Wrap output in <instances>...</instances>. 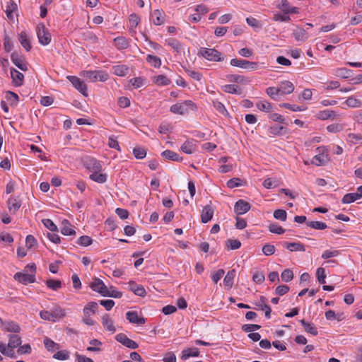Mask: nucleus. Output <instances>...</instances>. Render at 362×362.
I'll list each match as a JSON object with an SVG mask.
<instances>
[{"mask_svg":"<svg viewBox=\"0 0 362 362\" xmlns=\"http://www.w3.org/2000/svg\"><path fill=\"white\" fill-rule=\"evenodd\" d=\"M213 106L216 109V110L218 113L221 114L222 115H223V116H228L229 115V113L227 111L226 107L220 101L214 100L213 101Z\"/></svg>","mask_w":362,"mask_h":362,"instance_id":"09e8293b","label":"nucleus"},{"mask_svg":"<svg viewBox=\"0 0 362 362\" xmlns=\"http://www.w3.org/2000/svg\"><path fill=\"white\" fill-rule=\"evenodd\" d=\"M133 154L136 159H143L146 156V151L141 147H135L133 149Z\"/></svg>","mask_w":362,"mask_h":362,"instance_id":"69168bd1","label":"nucleus"},{"mask_svg":"<svg viewBox=\"0 0 362 362\" xmlns=\"http://www.w3.org/2000/svg\"><path fill=\"white\" fill-rule=\"evenodd\" d=\"M197 109V107L194 103L190 100H187L171 105L170 111L175 115H185L189 111H195Z\"/></svg>","mask_w":362,"mask_h":362,"instance_id":"f257e3e1","label":"nucleus"},{"mask_svg":"<svg viewBox=\"0 0 362 362\" xmlns=\"http://www.w3.org/2000/svg\"><path fill=\"white\" fill-rule=\"evenodd\" d=\"M316 151L317 154L312 158L310 163L315 166L325 165L329 160L328 148L324 146H319L316 148Z\"/></svg>","mask_w":362,"mask_h":362,"instance_id":"7ed1b4c3","label":"nucleus"},{"mask_svg":"<svg viewBox=\"0 0 362 362\" xmlns=\"http://www.w3.org/2000/svg\"><path fill=\"white\" fill-rule=\"evenodd\" d=\"M146 59L149 64L155 68H160L161 66L160 58L156 55L148 54Z\"/></svg>","mask_w":362,"mask_h":362,"instance_id":"79ce46f5","label":"nucleus"},{"mask_svg":"<svg viewBox=\"0 0 362 362\" xmlns=\"http://www.w3.org/2000/svg\"><path fill=\"white\" fill-rule=\"evenodd\" d=\"M11 59L13 64L21 71H26L28 70V63L23 56L13 52L11 56Z\"/></svg>","mask_w":362,"mask_h":362,"instance_id":"1a4fd4ad","label":"nucleus"},{"mask_svg":"<svg viewBox=\"0 0 362 362\" xmlns=\"http://www.w3.org/2000/svg\"><path fill=\"white\" fill-rule=\"evenodd\" d=\"M61 233L64 235H74L76 231L72 228L71 224L67 220H64L62 222Z\"/></svg>","mask_w":362,"mask_h":362,"instance_id":"c756f323","label":"nucleus"},{"mask_svg":"<svg viewBox=\"0 0 362 362\" xmlns=\"http://www.w3.org/2000/svg\"><path fill=\"white\" fill-rule=\"evenodd\" d=\"M307 225L308 226L316 230H324L327 228V226L325 223L317 221L307 222Z\"/></svg>","mask_w":362,"mask_h":362,"instance_id":"052dcab7","label":"nucleus"},{"mask_svg":"<svg viewBox=\"0 0 362 362\" xmlns=\"http://www.w3.org/2000/svg\"><path fill=\"white\" fill-rule=\"evenodd\" d=\"M90 287L93 291L99 293L103 296H105L107 288V286H105L104 282L101 279L96 277L93 279V281L90 284Z\"/></svg>","mask_w":362,"mask_h":362,"instance_id":"9b49d317","label":"nucleus"},{"mask_svg":"<svg viewBox=\"0 0 362 362\" xmlns=\"http://www.w3.org/2000/svg\"><path fill=\"white\" fill-rule=\"evenodd\" d=\"M230 64L233 66L239 67L251 71L259 69L258 62H250L243 59H232L230 62Z\"/></svg>","mask_w":362,"mask_h":362,"instance_id":"39448f33","label":"nucleus"},{"mask_svg":"<svg viewBox=\"0 0 362 362\" xmlns=\"http://www.w3.org/2000/svg\"><path fill=\"white\" fill-rule=\"evenodd\" d=\"M161 156L166 160H170L173 161H181L182 158L179 155L170 150H165L162 152Z\"/></svg>","mask_w":362,"mask_h":362,"instance_id":"e433bc0d","label":"nucleus"},{"mask_svg":"<svg viewBox=\"0 0 362 362\" xmlns=\"http://www.w3.org/2000/svg\"><path fill=\"white\" fill-rule=\"evenodd\" d=\"M92 243H93L92 238L88 235H82L77 240V243L78 245H80L81 246H84V247L91 245Z\"/></svg>","mask_w":362,"mask_h":362,"instance_id":"774afa93","label":"nucleus"},{"mask_svg":"<svg viewBox=\"0 0 362 362\" xmlns=\"http://www.w3.org/2000/svg\"><path fill=\"white\" fill-rule=\"evenodd\" d=\"M45 348L49 351H53L59 349V344L55 343L53 340L48 337H45L43 341Z\"/></svg>","mask_w":362,"mask_h":362,"instance_id":"37998d69","label":"nucleus"},{"mask_svg":"<svg viewBox=\"0 0 362 362\" xmlns=\"http://www.w3.org/2000/svg\"><path fill=\"white\" fill-rule=\"evenodd\" d=\"M47 287L53 291H57L62 288V281L56 279H47L46 281Z\"/></svg>","mask_w":362,"mask_h":362,"instance_id":"6e6d98bb","label":"nucleus"},{"mask_svg":"<svg viewBox=\"0 0 362 362\" xmlns=\"http://www.w3.org/2000/svg\"><path fill=\"white\" fill-rule=\"evenodd\" d=\"M268 228L269 232L272 233L281 235L285 232V229L277 223H271Z\"/></svg>","mask_w":362,"mask_h":362,"instance_id":"338daca9","label":"nucleus"},{"mask_svg":"<svg viewBox=\"0 0 362 362\" xmlns=\"http://www.w3.org/2000/svg\"><path fill=\"white\" fill-rule=\"evenodd\" d=\"M359 199L361 198L359 197L358 194L356 192L348 193L343 197L341 202L343 204H351Z\"/></svg>","mask_w":362,"mask_h":362,"instance_id":"8fccbe9b","label":"nucleus"},{"mask_svg":"<svg viewBox=\"0 0 362 362\" xmlns=\"http://www.w3.org/2000/svg\"><path fill=\"white\" fill-rule=\"evenodd\" d=\"M221 90L228 93H239V87L235 84H226L221 86Z\"/></svg>","mask_w":362,"mask_h":362,"instance_id":"13d9d810","label":"nucleus"},{"mask_svg":"<svg viewBox=\"0 0 362 362\" xmlns=\"http://www.w3.org/2000/svg\"><path fill=\"white\" fill-rule=\"evenodd\" d=\"M199 54L211 62H222L224 56L214 48L201 47Z\"/></svg>","mask_w":362,"mask_h":362,"instance_id":"20e7f679","label":"nucleus"},{"mask_svg":"<svg viewBox=\"0 0 362 362\" xmlns=\"http://www.w3.org/2000/svg\"><path fill=\"white\" fill-rule=\"evenodd\" d=\"M113 74L118 76H124L129 72V67L124 64H119L112 66Z\"/></svg>","mask_w":362,"mask_h":362,"instance_id":"72a5a7b5","label":"nucleus"},{"mask_svg":"<svg viewBox=\"0 0 362 362\" xmlns=\"http://www.w3.org/2000/svg\"><path fill=\"white\" fill-rule=\"evenodd\" d=\"M104 296L120 298L122 296V293L117 291L114 286H110V288L107 287Z\"/></svg>","mask_w":362,"mask_h":362,"instance_id":"864d4df0","label":"nucleus"},{"mask_svg":"<svg viewBox=\"0 0 362 362\" xmlns=\"http://www.w3.org/2000/svg\"><path fill=\"white\" fill-rule=\"evenodd\" d=\"M126 317L129 322L136 325H144L145 323V319L138 315L136 311H128L126 313Z\"/></svg>","mask_w":362,"mask_h":362,"instance_id":"a211bd4d","label":"nucleus"},{"mask_svg":"<svg viewBox=\"0 0 362 362\" xmlns=\"http://www.w3.org/2000/svg\"><path fill=\"white\" fill-rule=\"evenodd\" d=\"M294 85L288 81H282L279 86L281 95L290 94L294 90Z\"/></svg>","mask_w":362,"mask_h":362,"instance_id":"412c9836","label":"nucleus"},{"mask_svg":"<svg viewBox=\"0 0 362 362\" xmlns=\"http://www.w3.org/2000/svg\"><path fill=\"white\" fill-rule=\"evenodd\" d=\"M129 289L135 295L141 297H144L146 294V291L144 287L141 285L136 284L134 281L129 282Z\"/></svg>","mask_w":362,"mask_h":362,"instance_id":"4be33fe9","label":"nucleus"},{"mask_svg":"<svg viewBox=\"0 0 362 362\" xmlns=\"http://www.w3.org/2000/svg\"><path fill=\"white\" fill-rule=\"evenodd\" d=\"M26 268H30L32 274H28L26 271L17 272L14 274L13 279L18 282L27 285L35 282L36 266L35 264L27 265Z\"/></svg>","mask_w":362,"mask_h":362,"instance_id":"f03ea898","label":"nucleus"},{"mask_svg":"<svg viewBox=\"0 0 362 362\" xmlns=\"http://www.w3.org/2000/svg\"><path fill=\"white\" fill-rule=\"evenodd\" d=\"M197 146L196 141L194 140H187L181 146V150L187 154H192L194 153L197 151Z\"/></svg>","mask_w":362,"mask_h":362,"instance_id":"b1692460","label":"nucleus"},{"mask_svg":"<svg viewBox=\"0 0 362 362\" xmlns=\"http://www.w3.org/2000/svg\"><path fill=\"white\" fill-rule=\"evenodd\" d=\"M344 104L346 105L349 107L356 108L361 107L362 102L354 96H350L347 98Z\"/></svg>","mask_w":362,"mask_h":362,"instance_id":"a19ab883","label":"nucleus"},{"mask_svg":"<svg viewBox=\"0 0 362 362\" xmlns=\"http://www.w3.org/2000/svg\"><path fill=\"white\" fill-rule=\"evenodd\" d=\"M339 115L332 110H325L320 111L317 115V117L320 119L325 120L328 119H336Z\"/></svg>","mask_w":362,"mask_h":362,"instance_id":"a878e982","label":"nucleus"},{"mask_svg":"<svg viewBox=\"0 0 362 362\" xmlns=\"http://www.w3.org/2000/svg\"><path fill=\"white\" fill-rule=\"evenodd\" d=\"M98 308V305L96 302H89L83 308V314L86 317H89L95 313Z\"/></svg>","mask_w":362,"mask_h":362,"instance_id":"473e14b6","label":"nucleus"},{"mask_svg":"<svg viewBox=\"0 0 362 362\" xmlns=\"http://www.w3.org/2000/svg\"><path fill=\"white\" fill-rule=\"evenodd\" d=\"M340 254L337 250H325L322 254V258L324 259H329L332 257H336Z\"/></svg>","mask_w":362,"mask_h":362,"instance_id":"e2e57ef3","label":"nucleus"},{"mask_svg":"<svg viewBox=\"0 0 362 362\" xmlns=\"http://www.w3.org/2000/svg\"><path fill=\"white\" fill-rule=\"evenodd\" d=\"M36 33L39 42L42 45H47L51 42V34L43 23L37 25Z\"/></svg>","mask_w":362,"mask_h":362,"instance_id":"0eeeda50","label":"nucleus"},{"mask_svg":"<svg viewBox=\"0 0 362 362\" xmlns=\"http://www.w3.org/2000/svg\"><path fill=\"white\" fill-rule=\"evenodd\" d=\"M326 129L329 133L336 134L344 129V124L341 123H334L328 125Z\"/></svg>","mask_w":362,"mask_h":362,"instance_id":"4d7b16f0","label":"nucleus"},{"mask_svg":"<svg viewBox=\"0 0 362 362\" xmlns=\"http://www.w3.org/2000/svg\"><path fill=\"white\" fill-rule=\"evenodd\" d=\"M6 99L12 106H16L19 100L18 95L11 91H8L6 93Z\"/></svg>","mask_w":362,"mask_h":362,"instance_id":"3c124183","label":"nucleus"},{"mask_svg":"<svg viewBox=\"0 0 362 362\" xmlns=\"http://www.w3.org/2000/svg\"><path fill=\"white\" fill-rule=\"evenodd\" d=\"M278 8L282 11L285 14L298 13L299 8L297 7L291 6L288 0H281V4Z\"/></svg>","mask_w":362,"mask_h":362,"instance_id":"2eb2a0df","label":"nucleus"},{"mask_svg":"<svg viewBox=\"0 0 362 362\" xmlns=\"http://www.w3.org/2000/svg\"><path fill=\"white\" fill-rule=\"evenodd\" d=\"M11 76L12 81L16 86H21L23 83L24 76L22 73L17 71L14 68H11Z\"/></svg>","mask_w":362,"mask_h":362,"instance_id":"f3484780","label":"nucleus"},{"mask_svg":"<svg viewBox=\"0 0 362 362\" xmlns=\"http://www.w3.org/2000/svg\"><path fill=\"white\" fill-rule=\"evenodd\" d=\"M293 35L298 41H305L308 38L305 30L300 27H297L293 30Z\"/></svg>","mask_w":362,"mask_h":362,"instance_id":"58836bf2","label":"nucleus"},{"mask_svg":"<svg viewBox=\"0 0 362 362\" xmlns=\"http://www.w3.org/2000/svg\"><path fill=\"white\" fill-rule=\"evenodd\" d=\"M153 82L158 86H165L170 84L171 81L165 75L160 74L154 76Z\"/></svg>","mask_w":362,"mask_h":362,"instance_id":"2f4dec72","label":"nucleus"},{"mask_svg":"<svg viewBox=\"0 0 362 362\" xmlns=\"http://www.w3.org/2000/svg\"><path fill=\"white\" fill-rule=\"evenodd\" d=\"M90 179L94 182L98 183H104L107 181V175L105 173L98 172H92V173L89 176Z\"/></svg>","mask_w":362,"mask_h":362,"instance_id":"c9c22d12","label":"nucleus"},{"mask_svg":"<svg viewBox=\"0 0 362 362\" xmlns=\"http://www.w3.org/2000/svg\"><path fill=\"white\" fill-rule=\"evenodd\" d=\"M199 354V351L197 348H187L182 351L181 358L187 360L189 357H196Z\"/></svg>","mask_w":362,"mask_h":362,"instance_id":"f704fd0d","label":"nucleus"},{"mask_svg":"<svg viewBox=\"0 0 362 362\" xmlns=\"http://www.w3.org/2000/svg\"><path fill=\"white\" fill-rule=\"evenodd\" d=\"M236 272L235 269L229 270L223 279V284L226 289L229 290L233 287Z\"/></svg>","mask_w":362,"mask_h":362,"instance_id":"bb28decb","label":"nucleus"},{"mask_svg":"<svg viewBox=\"0 0 362 362\" xmlns=\"http://www.w3.org/2000/svg\"><path fill=\"white\" fill-rule=\"evenodd\" d=\"M283 246L286 247L287 250H290L291 252H305V245L300 243H288L284 242L283 243Z\"/></svg>","mask_w":362,"mask_h":362,"instance_id":"5701e85b","label":"nucleus"},{"mask_svg":"<svg viewBox=\"0 0 362 362\" xmlns=\"http://www.w3.org/2000/svg\"><path fill=\"white\" fill-rule=\"evenodd\" d=\"M115 339L118 342L121 343L122 345L129 349H137L139 346L138 344L136 341L128 338L127 336L123 333L117 334L115 336Z\"/></svg>","mask_w":362,"mask_h":362,"instance_id":"9d476101","label":"nucleus"},{"mask_svg":"<svg viewBox=\"0 0 362 362\" xmlns=\"http://www.w3.org/2000/svg\"><path fill=\"white\" fill-rule=\"evenodd\" d=\"M151 19L156 25H160L165 21V14L163 11L155 10L151 13Z\"/></svg>","mask_w":362,"mask_h":362,"instance_id":"6ab92c4d","label":"nucleus"},{"mask_svg":"<svg viewBox=\"0 0 362 362\" xmlns=\"http://www.w3.org/2000/svg\"><path fill=\"white\" fill-rule=\"evenodd\" d=\"M256 107L261 111L269 112L272 109V105L267 101H259L256 103Z\"/></svg>","mask_w":362,"mask_h":362,"instance_id":"bf43d9fd","label":"nucleus"},{"mask_svg":"<svg viewBox=\"0 0 362 362\" xmlns=\"http://www.w3.org/2000/svg\"><path fill=\"white\" fill-rule=\"evenodd\" d=\"M165 42L168 46L172 47L177 52H180V50L182 49V44L176 39H173V38L167 39L165 40Z\"/></svg>","mask_w":362,"mask_h":362,"instance_id":"603ef678","label":"nucleus"},{"mask_svg":"<svg viewBox=\"0 0 362 362\" xmlns=\"http://www.w3.org/2000/svg\"><path fill=\"white\" fill-rule=\"evenodd\" d=\"M325 315L326 319L328 320H337L338 321H340L344 318L342 313L336 315L335 313L332 310L326 311Z\"/></svg>","mask_w":362,"mask_h":362,"instance_id":"680f3d73","label":"nucleus"},{"mask_svg":"<svg viewBox=\"0 0 362 362\" xmlns=\"http://www.w3.org/2000/svg\"><path fill=\"white\" fill-rule=\"evenodd\" d=\"M214 209L209 205L205 206L201 213L202 222L206 223L209 222L213 217Z\"/></svg>","mask_w":362,"mask_h":362,"instance_id":"393cba45","label":"nucleus"},{"mask_svg":"<svg viewBox=\"0 0 362 362\" xmlns=\"http://www.w3.org/2000/svg\"><path fill=\"white\" fill-rule=\"evenodd\" d=\"M66 78L71 83L73 86L77 89L83 95H88L87 86L78 77L76 76H68Z\"/></svg>","mask_w":362,"mask_h":362,"instance_id":"6e6552de","label":"nucleus"},{"mask_svg":"<svg viewBox=\"0 0 362 362\" xmlns=\"http://www.w3.org/2000/svg\"><path fill=\"white\" fill-rule=\"evenodd\" d=\"M251 205L250 203L243 199H239L235 204L234 211L237 214L242 215L249 211Z\"/></svg>","mask_w":362,"mask_h":362,"instance_id":"ddd939ff","label":"nucleus"},{"mask_svg":"<svg viewBox=\"0 0 362 362\" xmlns=\"http://www.w3.org/2000/svg\"><path fill=\"white\" fill-rule=\"evenodd\" d=\"M18 39L21 45L23 47V48L29 52L31 49V45L30 42L29 37L26 32L22 31L18 35Z\"/></svg>","mask_w":362,"mask_h":362,"instance_id":"cd10ccee","label":"nucleus"},{"mask_svg":"<svg viewBox=\"0 0 362 362\" xmlns=\"http://www.w3.org/2000/svg\"><path fill=\"white\" fill-rule=\"evenodd\" d=\"M21 344V339L18 335H9L8 346L13 350Z\"/></svg>","mask_w":362,"mask_h":362,"instance_id":"c03bdc74","label":"nucleus"},{"mask_svg":"<svg viewBox=\"0 0 362 362\" xmlns=\"http://www.w3.org/2000/svg\"><path fill=\"white\" fill-rule=\"evenodd\" d=\"M0 352L5 356H7L11 358L15 357V352L13 350L11 349L8 346V344L6 345L4 343L1 342L0 343Z\"/></svg>","mask_w":362,"mask_h":362,"instance_id":"5fc2aeb1","label":"nucleus"},{"mask_svg":"<svg viewBox=\"0 0 362 362\" xmlns=\"http://www.w3.org/2000/svg\"><path fill=\"white\" fill-rule=\"evenodd\" d=\"M101 322L106 331L110 332L111 334H113L116 332V327L114 325L113 320L110 317L109 315L104 314L101 317Z\"/></svg>","mask_w":362,"mask_h":362,"instance_id":"4468645a","label":"nucleus"},{"mask_svg":"<svg viewBox=\"0 0 362 362\" xmlns=\"http://www.w3.org/2000/svg\"><path fill=\"white\" fill-rule=\"evenodd\" d=\"M83 76L91 82H105L109 78L108 74L104 71H83Z\"/></svg>","mask_w":362,"mask_h":362,"instance_id":"423d86ee","label":"nucleus"},{"mask_svg":"<svg viewBox=\"0 0 362 362\" xmlns=\"http://www.w3.org/2000/svg\"><path fill=\"white\" fill-rule=\"evenodd\" d=\"M300 322L303 326L305 332L313 336H316L318 332L317 328L313 323L307 322L305 320H301Z\"/></svg>","mask_w":362,"mask_h":362,"instance_id":"4c0bfd02","label":"nucleus"},{"mask_svg":"<svg viewBox=\"0 0 362 362\" xmlns=\"http://www.w3.org/2000/svg\"><path fill=\"white\" fill-rule=\"evenodd\" d=\"M21 206V202L18 198L10 197L7 201V207L11 214H15Z\"/></svg>","mask_w":362,"mask_h":362,"instance_id":"dca6fc26","label":"nucleus"},{"mask_svg":"<svg viewBox=\"0 0 362 362\" xmlns=\"http://www.w3.org/2000/svg\"><path fill=\"white\" fill-rule=\"evenodd\" d=\"M346 141L352 144H356L359 142H362V134L349 133L346 136Z\"/></svg>","mask_w":362,"mask_h":362,"instance_id":"49530a36","label":"nucleus"},{"mask_svg":"<svg viewBox=\"0 0 362 362\" xmlns=\"http://www.w3.org/2000/svg\"><path fill=\"white\" fill-rule=\"evenodd\" d=\"M115 46L119 49H127L129 46V40L123 36H119L114 39Z\"/></svg>","mask_w":362,"mask_h":362,"instance_id":"c85d7f7f","label":"nucleus"},{"mask_svg":"<svg viewBox=\"0 0 362 362\" xmlns=\"http://www.w3.org/2000/svg\"><path fill=\"white\" fill-rule=\"evenodd\" d=\"M336 76L341 78H348L351 76V71L344 67L337 68L334 71Z\"/></svg>","mask_w":362,"mask_h":362,"instance_id":"ea45409f","label":"nucleus"},{"mask_svg":"<svg viewBox=\"0 0 362 362\" xmlns=\"http://www.w3.org/2000/svg\"><path fill=\"white\" fill-rule=\"evenodd\" d=\"M51 311L54 322L59 320L66 315L65 310L58 305H54Z\"/></svg>","mask_w":362,"mask_h":362,"instance_id":"7c9ffc66","label":"nucleus"},{"mask_svg":"<svg viewBox=\"0 0 362 362\" xmlns=\"http://www.w3.org/2000/svg\"><path fill=\"white\" fill-rule=\"evenodd\" d=\"M89 344H90V346L87 347V351L96 352L101 351V346L103 345V343L100 340L94 339L90 340Z\"/></svg>","mask_w":362,"mask_h":362,"instance_id":"a18cd8bd","label":"nucleus"},{"mask_svg":"<svg viewBox=\"0 0 362 362\" xmlns=\"http://www.w3.org/2000/svg\"><path fill=\"white\" fill-rule=\"evenodd\" d=\"M140 23V18L135 13H132L129 16V32L132 35V36H134L136 35V28Z\"/></svg>","mask_w":362,"mask_h":362,"instance_id":"aec40b11","label":"nucleus"},{"mask_svg":"<svg viewBox=\"0 0 362 362\" xmlns=\"http://www.w3.org/2000/svg\"><path fill=\"white\" fill-rule=\"evenodd\" d=\"M83 39L85 41L91 44H95L98 42V37L91 31H86L82 35Z\"/></svg>","mask_w":362,"mask_h":362,"instance_id":"de8ad7c7","label":"nucleus"},{"mask_svg":"<svg viewBox=\"0 0 362 362\" xmlns=\"http://www.w3.org/2000/svg\"><path fill=\"white\" fill-rule=\"evenodd\" d=\"M226 246L230 250H237L241 247V243L237 239H228Z\"/></svg>","mask_w":362,"mask_h":362,"instance_id":"0e129e2a","label":"nucleus"},{"mask_svg":"<svg viewBox=\"0 0 362 362\" xmlns=\"http://www.w3.org/2000/svg\"><path fill=\"white\" fill-rule=\"evenodd\" d=\"M0 328L5 332L18 333L21 331L19 325L13 321H5L1 320V324H0Z\"/></svg>","mask_w":362,"mask_h":362,"instance_id":"f8f14e48","label":"nucleus"}]
</instances>
